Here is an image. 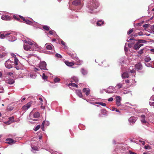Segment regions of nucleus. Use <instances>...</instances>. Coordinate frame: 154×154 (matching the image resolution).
Returning <instances> with one entry per match:
<instances>
[{
	"label": "nucleus",
	"mask_w": 154,
	"mask_h": 154,
	"mask_svg": "<svg viewBox=\"0 0 154 154\" xmlns=\"http://www.w3.org/2000/svg\"><path fill=\"white\" fill-rule=\"evenodd\" d=\"M88 6L91 10L96 9L98 6V4L96 0H91L88 3Z\"/></svg>",
	"instance_id": "f257e3e1"
},
{
	"label": "nucleus",
	"mask_w": 154,
	"mask_h": 154,
	"mask_svg": "<svg viewBox=\"0 0 154 154\" xmlns=\"http://www.w3.org/2000/svg\"><path fill=\"white\" fill-rule=\"evenodd\" d=\"M146 42L144 40L139 39L138 42L134 45L133 47V49L136 50H138L143 45L141 43H145Z\"/></svg>",
	"instance_id": "f03ea898"
},
{
	"label": "nucleus",
	"mask_w": 154,
	"mask_h": 154,
	"mask_svg": "<svg viewBox=\"0 0 154 154\" xmlns=\"http://www.w3.org/2000/svg\"><path fill=\"white\" fill-rule=\"evenodd\" d=\"M46 63L44 61H41L39 64V67L41 69L47 70L48 69L46 68Z\"/></svg>",
	"instance_id": "7ed1b4c3"
},
{
	"label": "nucleus",
	"mask_w": 154,
	"mask_h": 154,
	"mask_svg": "<svg viewBox=\"0 0 154 154\" xmlns=\"http://www.w3.org/2000/svg\"><path fill=\"white\" fill-rule=\"evenodd\" d=\"M13 62L10 60H7L5 63V67L8 69H11L12 68V66L11 65V63Z\"/></svg>",
	"instance_id": "20e7f679"
},
{
	"label": "nucleus",
	"mask_w": 154,
	"mask_h": 154,
	"mask_svg": "<svg viewBox=\"0 0 154 154\" xmlns=\"http://www.w3.org/2000/svg\"><path fill=\"white\" fill-rule=\"evenodd\" d=\"M106 92L108 93H113V92H116L115 87L113 86H109Z\"/></svg>",
	"instance_id": "39448f33"
},
{
	"label": "nucleus",
	"mask_w": 154,
	"mask_h": 154,
	"mask_svg": "<svg viewBox=\"0 0 154 154\" xmlns=\"http://www.w3.org/2000/svg\"><path fill=\"white\" fill-rule=\"evenodd\" d=\"M82 91L85 93L86 96H88L90 93V91L89 88H85L83 89Z\"/></svg>",
	"instance_id": "423d86ee"
},
{
	"label": "nucleus",
	"mask_w": 154,
	"mask_h": 154,
	"mask_svg": "<svg viewBox=\"0 0 154 154\" xmlns=\"http://www.w3.org/2000/svg\"><path fill=\"white\" fill-rule=\"evenodd\" d=\"M135 68L138 70H141L143 68V66L140 62H139L136 64Z\"/></svg>",
	"instance_id": "0eeeda50"
},
{
	"label": "nucleus",
	"mask_w": 154,
	"mask_h": 154,
	"mask_svg": "<svg viewBox=\"0 0 154 154\" xmlns=\"http://www.w3.org/2000/svg\"><path fill=\"white\" fill-rule=\"evenodd\" d=\"M31 106V103L30 102H29V103H28L27 104H26V105L23 106L22 107V109L23 110H26L28 109L29 108V107H30Z\"/></svg>",
	"instance_id": "6e6552de"
},
{
	"label": "nucleus",
	"mask_w": 154,
	"mask_h": 154,
	"mask_svg": "<svg viewBox=\"0 0 154 154\" xmlns=\"http://www.w3.org/2000/svg\"><path fill=\"white\" fill-rule=\"evenodd\" d=\"M137 119V118L134 117L132 116L129 118V121L130 123H134Z\"/></svg>",
	"instance_id": "1a4fd4ad"
},
{
	"label": "nucleus",
	"mask_w": 154,
	"mask_h": 154,
	"mask_svg": "<svg viewBox=\"0 0 154 154\" xmlns=\"http://www.w3.org/2000/svg\"><path fill=\"white\" fill-rule=\"evenodd\" d=\"M116 104L118 106L121 105V101L122 99L121 97H116Z\"/></svg>",
	"instance_id": "9d476101"
},
{
	"label": "nucleus",
	"mask_w": 154,
	"mask_h": 154,
	"mask_svg": "<svg viewBox=\"0 0 154 154\" xmlns=\"http://www.w3.org/2000/svg\"><path fill=\"white\" fill-rule=\"evenodd\" d=\"M100 65L103 67H106L109 66V65L107 62L106 60H103L101 62Z\"/></svg>",
	"instance_id": "9b49d317"
},
{
	"label": "nucleus",
	"mask_w": 154,
	"mask_h": 154,
	"mask_svg": "<svg viewBox=\"0 0 154 154\" xmlns=\"http://www.w3.org/2000/svg\"><path fill=\"white\" fill-rule=\"evenodd\" d=\"M123 87V85L121 83H119L115 87V88L116 91V90H118L120 88H122Z\"/></svg>",
	"instance_id": "f8f14e48"
},
{
	"label": "nucleus",
	"mask_w": 154,
	"mask_h": 154,
	"mask_svg": "<svg viewBox=\"0 0 154 154\" xmlns=\"http://www.w3.org/2000/svg\"><path fill=\"white\" fill-rule=\"evenodd\" d=\"M81 1L80 0H76L72 2V4L74 5L78 6L81 5Z\"/></svg>",
	"instance_id": "ddd939ff"
},
{
	"label": "nucleus",
	"mask_w": 154,
	"mask_h": 154,
	"mask_svg": "<svg viewBox=\"0 0 154 154\" xmlns=\"http://www.w3.org/2000/svg\"><path fill=\"white\" fill-rule=\"evenodd\" d=\"M6 140L7 141L6 142V143L9 144H11L16 142L15 141H14L13 139L11 138L7 139H6Z\"/></svg>",
	"instance_id": "4468645a"
},
{
	"label": "nucleus",
	"mask_w": 154,
	"mask_h": 154,
	"mask_svg": "<svg viewBox=\"0 0 154 154\" xmlns=\"http://www.w3.org/2000/svg\"><path fill=\"white\" fill-rule=\"evenodd\" d=\"M23 48L24 49L27 51H30V49L31 48V46L27 44L24 45Z\"/></svg>",
	"instance_id": "2eb2a0df"
},
{
	"label": "nucleus",
	"mask_w": 154,
	"mask_h": 154,
	"mask_svg": "<svg viewBox=\"0 0 154 154\" xmlns=\"http://www.w3.org/2000/svg\"><path fill=\"white\" fill-rule=\"evenodd\" d=\"M6 82L9 84H12L14 82V81L13 79H10L6 81Z\"/></svg>",
	"instance_id": "dca6fc26"
},
{
	"label": "nucleus",
	"mask_w": 154,
	"mask_h": 154,
	"mask_svg": "<svg viewBox=\"0 0 154 154\" xmlns=\"http://www.w3.org/2000/svg\"><path fill=\"white\" fill-rule=\"evenodd\" d=\"M52 45L50 43H47L45 45L46 48L48 50H51L52 49Z\"/></svg>",
	"instance_id": "f3484780"
},
{
	"label": "nucleus",
	"mask_w": 154,
	"mask_h": 154,
	"mask_svg": "<svg viewBox=\"0 0 154 154\" xmlns=\"http://www.w3.org/2000/svg\"><path fill=\"white\" fill-rule=\"evenodd\" d=\"M122 77L123 79L128 78L129 77L128 73L127 72H124L122 75Z\"/></svg>",
	"instance_id": "a211bd4d"
},
{
	"label": "nucleus",
	"mask_w": 154,
	"mask_h": 154,
	"mask_svg": "<svg viewBox=\"0 0 154 154\" xmlns=\"http://www.w3.org/2000/svg\"><path fill=\"white\" fill-rule=\"evenodd\" d=\"M2 19L3 20H10L11 18L10 17L7 15H5L4 16H3L2 17Z\"/></svg>",
	"instance_id": "6ab92c4d"
},
{
	"label": "nucleus",
	"mask_w": 154,
	"mask_h": 154,
	"mask_svg": "<svg viewBox=\"0 0 154 154\" xmlns=\"http://www.w3.org/2000/svg\"><path fill=\"white\" fill-rule=\"evenodd\" d=\"M65 63L66 65L68 66H72L74 64V63L73 62H69L68 61H65Z\"/></svg>",
	"instance_id": "aec40b11"
},
{
	"label": "nucleus",
	"mask_w": 154,
	"mask_h": 154,
	"mask_svg": "<svg viewBox=\"0 0 154 154\" xmlns=\"http://www.w3.org/2000/svg\"><path fill=\"white\" fill-rule=\"evenodd\" d=\"M154 101V97H151L149 101V103L151 106H154V102H152Z\"/></svg>",
	"instance_id": "412c9836"
},
{
	"label": "nucleus",
	"mask_w": 154,
	"mask_h": 154,
	"mask_svg": "<svg viewBox=\"0 0 154 154\" xmlns=\"http://www.w3.org/2000/svg\"><path fill=\"white\" fill-rule=\"evenodd\" d=\"M141 121L143 123H146V121L145 120V116L144 115H142L141 116Z\"/></svg>",
	"instance_id": "4be33fe9"
},
{
	"label": "nucleus",
	"mask_w": 154,
	"mask_h": 154,
	"mask_svg": "<svg viewBox=\"0 0 154 154\" xmlns=\"http://www.w3.org/2000/svg\"><path fill=\"white\" fill-rule=\"evenodd\" d=\"M23 21L25 22V23L30 25H32L33 23V22L30 21L28 20L25 19V20H24V21Z\"/></svg>",
	"instance_id": "5701e85b"
},
{
	"label": "nucleus",
	"mask_w": 154,
	"mask_h": 154,
	"mask_svg": "<svg viewBox=\"0 0 154 154\" xmlns=\"http://www.w3.org/2000/svg\"><path fill=\"white\" fill-rule=\"evenodd\" d=\"M104 23L103 21H102L101 20H99L97 23L96 24L97 26H100L101 24H103Z\"/></svg>",
	"instance_id": "b1692460"
},
{
	"label": "nucleus",
	"mask_w": 154,
	"mask_h": 154,
	"mask_svg": "<svg viewBox=\"0 0 154 154\" xmlns=\"http://www.w3.org/2000/svg\"><path fill=\"white\" fill-rule=\"evenodd\" d=\"M40 116V114L38 112H35L33 114L34 117L35 118H38Z\"/></svg>",
	"instance_id": "393cba45"
},
{
	"label": "nucleus",
	"mask_w": 154,
	"mask_h": 154,
	"mask_svg": "<svg viewBox=\"0 0 154 154\" xmlns=\"http://www.w3.org/2000/svg\"><path fill=\"white\" fill-rule=\"evenodd\" d=\"M76 93L79 96H82V95L81 90H77L76 91Z\"/></svg>",
	"instance_id": "a878e982"
},
{
	"label": "nucleus",
	"mask_w": 154,
	"mask_h": 154,
	"mask_svg": "<svg viewBox=\"0 0 154 154\" xmlns=\"http://www.w3.org/2000/svg\"><path fill=\"white\" fill-rule=\"evenodd\" d=\"M14 108L13 106L8 105L7 107V109L9 111L12 110Z\"/></svg>",
	"instance_id": "bb28decb"
},
{
	"label": "nucleus",
	"mask_w": 154,
	"mask_h": 154,
	"mask_svg": "<svg viewBox=\"0 0 154 154\" xmlns=\"http://www.w3.org/2000/svg\"><path fill=\"white\" fill-rule=\"evenodd\" d=\"M81 72L83 75H86L87 74V71L85 70L84 68H82L81 69Z\"/></svg>",
	"instance_id": "cd10ccee"
},
{
	"label": "nucleus",
	"mask_w": 154,
	"mask_h": 154,
	"mask_svg": "<svg viewBox=\"0 0 154 154\" xmlns=\"http://www.w3.org/2000/svg\"><path fill=\"white\" fill-rule=\"evenodd\" d=\"M95 104H100L103 106H106V104L105 103L100 102H96L95 103Z\"/></svg>",
	"instance_id": "c85d7f7f"
},
{
	"label": "nucleus",
	"mask_w": 154,
	"mask_h": 154,
	"mask_svg": "<svg viewBox=\"0 0 154 154\" xmlns=\"http://www.w3.org/2000/svg\"><path fill=\"white\" fill-rule=\"evenodd\" d=\"M68 85L69 86L70 85L73 87H76V88H78V85L74 83H69V84Z\"/></svg>",
	"instance_id": "c756f323"
},
{
	"label": "nucleus",
	"mask_w": 154,
	"mask_h": 154,
	"mask_svg": "<svg viewBox=\"0 0 154 154\" xmlns=\"http://www.w3.org/2000/svg\"><path fill=\"white\" fill-rule=\"evenodd\" d=\"M14 63L15 66H17L18 65V63L19 62L17 58H14Z\"/></svg>",
	"instance_id": "7c9ffc66"
},
{
	"label": "nucleus",
	"mask_w": 154,
	"mask_h": 154,
	"mask_svg": "<svg viewBox=\"0 0 154 154\" xmlns=\"http://www.w3.org/2000/svg\"><path fill=\"white\" fill-rule=\"evenodd\" d=\"M69 54L72 57V58L74 60L75 59L76 56L75 54H73L71 53H70Z\"/></svg>",
	"instance_id": "2f4dec72"
},
{
	"label": "nucleus",
	"mask_w": 154,
	"mask_h": 154,
	"mask_svg": "<svg viewBox=\"0 0 154 154\" xmlns=\"http://www.w3.org/2000/svg\"><path fill=\"white\" fill-rule=\"evenodd\" d=\"M129 69L130 72L132 73H134L135 72L134 69H133V66H131L130 67Z\"/></svg>",
	"instance_id": "473e14b6"
},
{
	"label": "nucleus",
	"mask_w": 154,
	"mask_h": 154,
	"mask_svg": "<svg viewBox=\"0 0 154 154\" xmlns=\"http://www.w3.org/2000/svg\"><path fill=\"white\" fill-rule=\"evenodd\" d=\"M43 28L47 31H49L50 30V27L47 26H43Z\"/></svg>",
	"instance_id": "72a5a7b5"
},
{
	"label": "nucleus",
	"mask_w": 154,
	"mask_h": 154,
	"mask_svg": "<svg viewBox=\"0 0 154 154\" xmlns=\"http://www.w3.org/2000/svg\"><path fill=\"white\" fill-rule=\"evenodd\" d=\"M151 59L149 57H147L145 58L144 60L146 62H148L150 61Z\"/></svg>",
	"instance_id": "f704fd0d"
},
{
	"label": "nucleus",
	"mask_w": 154,
	"mask_h": 154,
	"mask_svg": "<svg viewBox=\"0 0 154 154\" xmlns=\"http://www.w3.org/2000/svg\"><path fill=\"white\" fill-rule=\"evenodd\" d=\"M101 111L102 114L104 115L106 114L107 112V111L105 109H102Z\"/></svg>",
	"instance_id": "c9c22d12"
},
{
	"label": "nucleus",
	"mask_w": 154,
	"mask_h": 154,
	"mask_svg": "<svg viewBox=\"0 0 154 154\" xmlns=\"http://www.w3.org/2000/svg\"><path fill=\"white\" fill-rule=\"evenodd\" d=\"M72 79L75 83H77L78 82V78L75 77H73V78H72Z\"/></svg>",
	"instance_id": "e433bc0d"
},
{
	"label": "nucleus",
	"mask_w": 154,
	"mask_h": 154,
	"mask_svg": "<svg viewBox=\"0 0 154 154\" xmlns=\"http://www.w3.org/2000/svg\"><path fill=\"white\" fill-rule=\"evenodd\" d=\"M60 79L57 77L55 78L54 79V81L55 82H58L60 81Z\"/></svg>",
	"instance_id": "4c0bfd02"
},
{
	"label": "nucleus",
	"mask_w": 154,
	"mask_h": 154,
	"mask_svg": "<svg viewBox=\"0 0 154 154\" xmlns=\"http://www.w3.org/2000/svg\"><path fill=\"white\" fill-rule=\"evenodd\" d=\"M144 50V49L143 48L141 49L138 52V53L140 54V55H141L143 54Z\"/></svg>",
	"instance_id": "58836bf2"
},
{
	"label": "nucleus",
	"mask_w": 154,
	"mask_h": 154,
	"mask_svg": "<svg viewBox=\"0 0 154 154\" xmlns=\"http://www.w3.org/2000/svg\"><path fill=\"white\" fill-rule=\"evenodd\" d=\"M40 127V125H38L34 129V130L35 131H37Z\"/></svg>",
	"instance_id": "ea45409f"
},
{
	"label": "nucleus",
	"mask_w": 154,
	"mask_h": 154,
	"mask_svg": "<svg viewBox=\"0 0 154 154\" xmlns=\"http://www.w3.org/2000/svg\"><path fill=\"white\" fill-rule=\"evenodd\" d=\"M42 78L43 79H47L48 78V77L47 76L45 75V73H43Z\"/></svg>",
	"instance_id": "a19ab883"
},
{
	"label": "nucleus",
	"mask_w": 154,
	"mask_h": 154,
	"mask_svg": "<svg viewBox=\"0 0 154 154\" xmlns=\"http://www.w3.org/2000/svg\"><path fill=\"white\" fill-rule=\"evenodd\" d=\"M145 149H150L151 147L149 145H146L145 147Z\"/></svg>",
	"instance_id": "79ce46f5"
},
{
	"label": "nucleus",
	"mask_w": 154,
	"mask_h": 154,
	"mask_svg": "<svg viewBox=\"0 0 154 154\" xmlns=\"http://www.w3.org/2000/svg\"><path fill=\"white\" fill-rule=\"evenodd\" d=\"M56 56L57 57L59 58H62V56L60 54L57 53L56 54Z\"/></svg>",
	"instance_id": "37998d69"
},
{
	"label": "nucleus",
	"mask_w": 154,
	"mask_h": 154,
	"mask_svg": "<svg viewBox=\"0 0 154 154\" xmlns=\"http://www.w3.org/2000/svg\"><path fill=\"white\" fill-rule=\"evenodd\" d=\"M13 18L17 20H19L20 19V18L19 17L16 16H13Z\"/></svg>",
	"instance_id": "c03bdc74"
},
{
	"label": "nucleus",
	"mask_w": 154,
	"mask_h": 154,
	"mask_svg": "<svg viewBox=\"0 0 154 154\" xmlns=\"http://www.w3.org/2000/svg\"><path fill=\"white\" fill-rule=\"evenodd\" d=\"M0 37L2 39L4 38L5 37L4 35V33L1 34L0 35Z\"/></svg>",
	"instance_id": "a18cd8bd"
},
{
	"label": "nucleus",
	"mask_w": 154,
	"mask_h": 154,
	"mask_svg": "<svg viewBox=\"0 0 154 154\" xmlns=\"http://www.w3.org/2000/svg\"><path fill=\"white\" fill-rule=\"evenodd\" d=\"M133 30L132 29H130L129 30V31L128 32L127 34L128 35L131 34L133 32Z\"/></svg>",
	"instance_id": "49530a36"
},
{
	"label": "nucleus",
	"mask_w": 154,
	"mask_h": 154,
	"mask_svg": "<svg viewBox=\"0 0 154 154\" xmlns=\"http://www.w3.org/2000/svg\"><path fill=\"white\" fill-rule=\"evenodd\" d=\"M15 68H16L17 70H19L21 69L20 67L17 65L15 66Z\"/></svg>",
	"instance_id": "de8ad7c7"
},
{
	"label": "nucleus",
	"mask_w": 154,
	"mask_h": 154,
	"mask_svg": "<svg viewBox=\"0 0 154 154\" xmlns=\"http://www.w3.org/2000/svg\"><path fill=\"white\" fill-rule=\"evenodd\" d=\"M129 154H137V153L132 152L131 151L129 150Z\"/></svg>",
	"instance_id": "09e8293b"
},
{
	"label": "nucleus",
	"mask_w": 154,
	"mask_h": 154,
	"mask_svg": "<svg viewBox=\"0 0 154 154\" xmlns=\"http://www.w3.org/2000/svg\"><path fill=\"white\" fill-rule=\"evenodd\" d=\"M27 44H28V45H32V42L28 41L27 42Z\"/></svg>",
	"instance_id": "8fccbe9b"
},
{
	"label": "nucleus",
	"mask_w": 154,
	"mask_h": 154,
	"mask_svg": "<svg viewBox=\"0 0 154 154\" xmlns=\"http://www.w3.org/2000/svg\"><path fill=\"white\" fill-rule=\"evenodd\" d=\"M149 25L148 24H146L143 25V27L145 28H148L149 27Z\"/></svg>",
	"instance_id": "3c124183"
},
{
	"label": "nucleus",
	"mask_w": 154,
	"mask_h": 154,
	"mask_svg": "<svg viewBox=\"0 0 154 154\" xmlns=\"http://www.w3.org/2000/svg\"><path fill=\"white\" fill-rule=\"evenodd\" d=\"M151 30L154 32V25L152 26H151Z\"/></svg>",
	"instance_id": "603ef678"
},
{
	"label": "nucleus",
	"mask_w": 154,
	"mask_h": 154,
	"mask_svg": "<svg viewBox=\"0 0 154 154\" xmlns=\"http://www.w3.org/2000/svg\"><path fill=\"white\" fill-rule=\"evenodd\" d=\"M19 17H20L19 18H21V19H22L23 21H24V20H25V19L24 17H23V16H20Z\"/></svg>",
	"instance_id": "864d4df0"
},
{
	"label": "nucleus",
	"mask_w": 154,
	"mask_h": 154,
	"mask_svg": "<svg viewBox=\"0 0 154 154\" xmlns=\"http://www.w3.org/2000/svg\"><path fill=\"white\" fill-rule=\"evenodd\" d=\"M9 121L11 123L12 122L14 121V120L12 119V118L10 117L9 118Z\"/></svg>",
	"instance_id": "5fc2aeb1"
},
{
	"label": "nucleus",
	"mask_w": 154,
	"mask_h": 154,
	"mask_svg": "<svg viewBox=\"0 0 154 154\" xmlns=\"http://www.w3.org/2000/svg\"><path fill=\"white\" fill-rule=\"evenodd\" d=\"M49 33L51 35H53L54 34V31L53 30H51L49 32Z\"/></svg>",
	"instance_id": "6e6d98bb"
},
{
	"label": "nucleus",
	"mask_w": 154,
	"mask_h": 154,
	"mask_svg": "<svg viewBox=\"0 0 154 154\" xmlns=\"http://www.w3.org/2000/svg\"><path fill=\"white\" fill-rule=\"evenodd\" d=\"M41 107L42 109H45V106H43V103H41Z\"/></svg>",
	"instance_id": "4d7b16f0"
},
{
	"label": "nucleus",
	"mask_w": 154,
	"mask_h": 154,
	"mask_svg": "<svg viewBox=\"0 0 154 154\" xmlns=\"http://www.w3.org/2000/svg\"><path fill=\"white\" fill-rule=\"evenodd\" d=\"M61 44L63 45H64L65 46V42H64L63 41H62L61 42Z\"/></svg>",
	"instance_id": "13d9d810"
},
{
	"label": "nucleus",
	"mask_w": 154,
	"mask_h": 154,
	"mask_svg": "<svg viewBox=\"0 0 154 154\" xmlns=\"http://www.w3.org/2000/svg\"><path fill=\"white\" fill-rule=\"evenodd\" d=\"M11 33H7L4 34L5 37L8 36Z\"/></svg>",
	"instance_id": "bf43d9fd"
},
{
	"label": "nucleus",
	"mask_w": 154,
	"mask_h": 154,
	"mask_svg": "<svg viewBox=\"0 0 154 154\" xmlns=\"http://www.w3.org/2000/svg\"><path fill=\"white\" fill-rule=\"evenodd\" d=\"M113 100V98L111 97L108 100L109 101H112Z\"/></svg>",
	"instance_id": "052dcab7"
},
{
	"label": "nucleus",
	"mask_w": 154,
	"mask_h": 154,
	"mask_svg": "<svg viewBox=\"0 0 154 154\" xmlns=\"http://www.w3.org/2000/svg\"><path fill=\"white\" fill-rule=\"evenodd\" d=\"M45 121H44L42 123V126H43V128H44V125H45Z\"/></svg>",
	"instance_id": "680f3d73"
},
{
	"label": "nucleus",
	"mask_w": 154,
	"mask_h": 154,
	"mask_svg": "<svg viewBox=\"0 0 154 154\" xmlns=\"http://www.w3.org/2000/svg\"><path fill=\"white\" fill-rule=\"evenodd\" d=\"M138 35H143V34L142 32H140L138 33Z\"/></svg>",
	"instance_id": "e2e57ef3"
},
{
	"label": "nucleus",
	"mask_w": 154,
	"mask_h": 154,
	"mask_svg": "<svg viewBox=\"0 0 154 154\" xmlns=\"http://www.w3.org/2000/svg\"><path fill=\"white\" fill-rule=\"evenodd\" d=\"M39 69H38L37 68H35V72H37V71H39Z\"/></svg>",
	"instance_id": "0e129e2a"
},
{
	"label": "nucleus",
	"mask_w": 154,
	"mask_h": 154,
	"mask_svg": "<svg viewBox=\"0 0 154 154\" xmlns=\"http://www.w3.org/2000/svg\"><path fill=\"white\" fill-rule=\"evenodd\" d=\"M125 82L126 83H128L130 82V81L129 80L127 79L125 81Z\"/></svg>",
	"instance_id": "69168bd1"
},
{
	"label": "nucleus",
	"mask_w": 154,
	"mask_h": 154,
	"mask_svg": "<svg viewBox=\"0 0 154 154\" xmlns=\"http://www.w3.org/2000/svg\"><path fill=\"white\" fill-rule=\"evenodd\" d=\"M12 55V56L13 57H14L15 58H17V57H16V55L15 54H12V55Z\"/></svg>",
	"instance_id": "338daca9"
},
{
	"label": "nucleus",
	"mask_w": 154,
	"mask_h": 154,
	"mask_svg": "<svg viewBox=\"0 0 154 154\" xmlns=\"http://www.w3.org/2000/svg\"><path fill=\"white\" fill-rule=\"evenodd\" d=\"M8 74L9 75H13V73L11 72H9Z\"/></svg>",
	"instance_id": "774afa93"
}]
</instances>
